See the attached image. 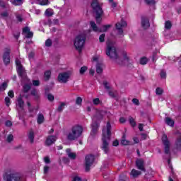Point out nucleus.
Masks as SVG:
<instances>
[{
  "mask_svg": "<svg viewBox=\"0 0 181 181\" xmlns=\"http://www.w3.org/2000/svg\"><path fill=\"white\" fill-rule=\"evenodd\" d=\"M17 73L20 77H23V76H25V69H23V66L17 68Z\"/></svg>",
  "mask_w": 181,
  "mask_h": 181,
  "instance_id": "23",
  "label": "nucleus"
},
{
  "mask_svg": "<svg viewBox=\"0 0 181 181\" xmlns=\"http://www.w3.org/2000/svg\"><path fill=\"white\" fill-rule=\"evenodd\" d=\"M83 127L80 125H75L71 128V129L66 134L67 141H76L83 134Z\"/></svg>",
  "mask_w": 181,
  "mask_h": 181,
  "instance_id": "3",
  "label": "nucleus"
},
{
  "mask_svg": "<svg viewBox=\"0 0 181 181\" xmlns=\"http://www.w3.org/2000/svg\"><path fill=\"white\" fill-rule=\"evenodd\" d=\"M141 174V171H138L135 169H133L131 172V175L133 176V177H138Z\"/></svg>",
  "mask_w": 181,
  "mask_h": 181,
  "instance_id": "27",
  "label": "nucleus"
},
{
  "mask_svg": "<svg viewBox=\"0 0 181 181\" xmlns=\"http://www.w3.org/2000/svg\"><path fill=\"white\" fill-rule=\"evenodd\" d=\"M139 129L141 132H142V131H144V124H139Z\"/></svg>",
  "mask_w": 181,
  "mask_h": 181,
  "instance_id": "61",
  "label": "nucleus"
},
{
  "mask_svg": "<svg viewBox=\"0 0 181 181\" xmlns=\"http://www.w3.org/2000/svg\"><path fill=\"white\" fill-rule=\"evenodd\" d=\"M40 5H49V0H42L41 1H40Z\"/></svg>",
  "mask_w": 181,
  "mask_h": 181,
  "instance_id": "50",
  "label": "nucleus"
},
{
  "mask_svg": "<svg viewBox=\"0 0 181 181\" xmlns=\"http://www.w3.org/2000/svg\"><path fill=\"white\" fill-rule=\"evenodd\" d=\"M5 181H19L21 180V177L18 174H8L4 177Z\"/></svg>",
  "mask_w": 181,
  "mask_h": 181,
  "instance_id": "10",
  "label": "nucleus"
},
{
  "mask_svg": "<svg viewBox=\"0 0 181 181\" xmlns=\"http://www.w3.org/2000/svg\"><path fill=\"white\" fill-rule=\"evenodd\" d=\"M105 34H102L100 35V36L99 37V41L100 42V43H103V42H105Z\"/></svg>",
  "mask_w": 181,
  "mask_h": 181,
  "instance_id": "48",
  "label": "nucleus"
},
{
  "mask_svg": "<svg viewBox=\"0 0 181 181\" xmlns=\"http://www.w3.org/2000/svg\"><path fill=\"white\" fill-rule=\"evenodd\" d=\"M125 134H123L121 140L122 145H134V144L131 143V141L125 139Z\"/></svg>",
  "mask_w": 181,
  "mask_h": 181,
  "instance_id": "21",
  "label": "nucleus"
},
{
  "mask_svg": "<svg viewBox=\"0 0 181 181\" xmlns=\"http://www.w3.org/2000/svg\"><path fill=\"white\" fill-rule=\"evenodd\" d=\"M6 88H8V83H6V82L3 83L0 86V90L1 91H5V90H6Z\"/></svg>",
  "mask_w": 181,
  "mask_h": 181,
  "instance_id": "36",
  "label": "nucleus"
},
{
  "mask_svg": "<svg viewBox=\"0 0 181 181\" xmlns=\"http://www.w3.org/2000/svg\"><path fill=\"white\" fill-rule=\"evenodd\" d=\"M96 73H98V74H101L103 73V68H101V64H100L96 65Z\"/></svg>",
  "mask_w": 181,
  "mask_h": 181,
  "instance_id": "35",
  "label": "nucleus"
},
{
  "mask_svg": "<svg viewBox=\"0 0 181 181\" xmlns=\"http://www.w3.org/2000/svg\"><path fill=\"white\" fill-rule=\"evenodd\" d=\"M70 78V73L69 72H62L58 75V81L61 84H66Z\"/></svg>",
  "mask_w": 181,
  "mask_h": 181,
  "instance_id": "9",
  "label": "nucleus"
},
{
  "mask_svg": "<svg viewBox=\"0 0 181 181\" xmlns=\"http://www.w3.org/2000/svg\"><path fill=\"white\" fill-rule=\"evenodd\" d=\"M87 71V66H82L80 69V74H84Z\"/></svg>",
  "mask_w": 181,
  "mask_h": 181,
  "instance_id": "49",
  "label": "nucleus"
},
{
  "mask_svg": "<svg viewBox=\"0 0 181 181\" xmlns=\"http://www.w3.org/2000/svg\"><path fill=\"white\" fill-rule=\"evenodd\" d=\"M86 34H80L77 35L74 42V46L79 52L81 53V50H83V47H84V43H86Z\"/></svg>",
  "mask_w": 181,
  "mask_h": 181,
  "instance_id": "5",
  "label": "nucleus"
},
{
  "mask_svg": "<svg viewBox=\"0 0 181 181\" xmlns=\"http://www.w3.org/2000/svg\"><path fill=\"white\" fill-rule=\"evenodd\" d=\"M44 122H45V116H43V114L39 113L37 115V124H43Z\"/></svg>",
  "mask_w": 181,
  "mask_h": 181,
  "instance_id": "24",
  "label": "nucleus"
},
{
  "mask_svg": "<svg viewBox=\"0 0 181 181\" xmlns=\"http://www.w3.org/2000/svg\"><path fill=\"white\" fill-rule=\"evenodd\" d=\"M132 103H133V104H135V105H139V100H138L136 98H133Z\"/></svg>",
  "mask_w": 181,
  "mask_h": 181,
  "instance_id": "55",
  "label": "nucleus"
},
{
  "mask_svg": "<svg viewBox=\"0 0 181 181\" xmlns=\"http://www.w3.org/2000/svg\"><path fill=\"white\" fill-rule=\"evenodd\" d=\"M64 107H66V103H61L60 105L58 106L57 111L58 112H62L64 110Z\"/></svg>",
  "mask_w": 181,
  "mask_h": 181,
  "instance_id": "31",
  "label": "nucleus"
},
{
  "mask_svg": "<svg viewBox=\"0 0 181 181\" xmlns=\"http://www.w3.org/2000/svg\"><path fill=\"white\" fill-rule=\"evenodd\" d=\"M8 95L11 98H13V97H15V94L13 93V90H9L8 93Z\"/></svg>",
  "mask_w": 181,
  "mask_h": 181,
  "instance_id": "54",
  "label": "nucleus"
},
{
  "mask_svg": "<svg viewBox=\"0 0 181 181\" xmlns=\"http://www.w3.org/2000/svg\"><path fill=\"white\" fill-rule=\"evenodd\" d=\"M33 86H34L35 87H38V86H40V81L39 80H33Z\"/></svg>",
  "mask_w": 181,
  "mask_h": 181,
  "instance_id": "47",
  "label": "nucleus"
},
{
  "mask_svg": "<svg viewBox=\"0 0 181 181\" xmlns=\"http://www.w3.org/2000/svg\"><path fill=\"white\" fill-rule=\"evenodd\" d=\"M35 56V54H33V52H30L29 54H28V59L29 60H32V59H33V57Z\"/></svg>",
  "mask_w": 181,
  "mask_h": 181,
  "instance_id": "62",
  "label": "nucleus"
},
{
  "mask_svg": "<svg viewBox=\"0 0 181 181\" xmlns=\"http://www.w3.org/2000/svg\"><path fill=\"white\" fill-rule=\"evenodd\" d=\"M111 28V25H103L102 28H100L99 32L103 33V32H107Z\"/></svg>",
  "mask_w": 181,
  "mask_h": 181,
  "instance_id": "28",
  "label": "nucleus"
},
{
  "mask_svg": "<svg viewBox=\"0 0 181 181\" xmlns=\"http://www.w3.org/2000/svg\"><path fill=\"white\" fill-rule=\"evenodd\" d=\"M90 25L93 32H100V28H98V27L97 26V24H95V22L90 21Z\"/></svg>",
  "mask_w": 181,
  "mask_h": 181,
  "instance_id": "22",
  "label": "nucleus"
},
{
  "mask_svg": "<svg viewBox=\"0 0 181 181\" xmlns=\"http://www.w3.org/2000/svg\"><path fill=\"white\" fill-rule=\"evenodd\" d=\"M23 33H25V37L27 39H30L31 37H33V33L30 32V28L29 27H25L23 28Z\"/></svg>",
  "mask_w": 181,
  "mask_h": 181,
  "instance_id": "16",
  "label": "nucleus"
},
{
  "mask_svg": "<svg viewBox=\"0 0 181 181\" xmlns=\"http://www.w3.org/2000/svg\"><path fill=\"white\" fill-rule=\"evenodd\" d=\"M47 99L49 100V101H54V96L52 94H48Z\"/></svg>",
  "mask_w": 181,
  "mask_h": 181,
  "instance_id": "51",
  "label": "nucleus"
},
{
  "mask_svg": "<svg viewBox=\"0 0 181 181\" xmlns=\"http://www.w3.org/2000/svg\"><path fill=\"white\" fill-rule=\"evenodd\" d=\"M161 141L163 142V145H164V152L166 155H169L170 153V141H169V139H168V135L163 134L161 138Z\"/></svg>",
  "mask_w": 181,
  "mask_h": 181,
  "instance_id": "7",
  "label": "nucleus"
},
{
  "mask_svg": "<svg viewBox=\"0 0 181 181\" xmlns=\"http://www.w3.org/2000/svg\"><path fill=\"white\" fill-rule=\"evenodd\" d=\"M52 75V72L50 71H46L44 74V77L46 81L49 80L50 78V76Z\"/></svg>",
  "mask_w": 181,
  "mask_h": 181,
  "instance_id": "34",
  "label": "nucleus"
},
{
  "mask_svg": "<svg viewBox=\"0 0 181 181\" xmlns=\"http://www.w3.org/2000/svg\"><path fill=\"white\" fill-rule=\"evenodd\" d=\"M100 98H95L93 99V104L94 105H98V104H100Z\"/></svg>",
  "mask_w": 181,
  "mask_h": 181,
  "instance_id": "53",
  "label": "nucleus"
},
{
  "mask_svg": "<svg viewBox=\"0 0 181 181\" xmlns=\"http://www.w3.org/2000/svg\"><path fill=\"white\" fill-rule=\"evenodd\" d=\"M129 122L132 125V127H133V128L134 127H136V122H135V119H134V117L130 116L129 117Z\"/></svg>",
  "mask_w": 181,
  "mask_h": 181,
  "instance_id": "32",
  "label": "nucleus"
},
{
  "mask_svg": "<svg viewBox=\"0 0 181 181\" xmlns=\"http://www.w3.org/2000/svg\"><path fill=\"white\" fill-rule=\"evenodd\" d=\"M31 86L29 85V84H25L24 86H23V91L24 93H28V91H29V90H30L31 88Z\"/></svg>",
  "mask_w": 181,
  "mask_h": 181,
  "instance_id": "39",
  "label": "nucleus"
},
{
  "mask_svg": "<svg viewBox=\"0 0 181 181\" xmlns=\"http://www.w3.org/2000/svg\"><path fill=\"white\" fill-rule=\"evenodd\" d=\"M156 94L157 95H162V94H163V89H162L160 88H157L156 89Z\"/></svg>",
  "mask_w": 181,
  "mask_h": 181,
  "instance_id": "38",
  "label": "nucleus"
},
{
  "mask_svg": "<svg viewBox=\"0 0 181 181\" xmlns=\"http://www.w3.org/2000/svg\"><path fill=\"white\" fill-rule=\"evenodd\" d=\"M165 124L169 127H175V121L170 117H165Z\"/></svg>",
  "mask_w": 181,
  "mask_h": 181,
  "instance_id": "20",
  "label": "nucleus"
},
{
  "mask_svg": "<svg viewBox=\"0 0 181 181\" xmlns=\"http://www.w3.org/2000/svg\"><path fill=\"white\" fill-rule=\"evenodd\" d=\"M165 29H166L167 30L172 29V23L170 21H168L165 22Z\"/></svg>",
  "mask_w": 181,
  "mask_h": 181,
  "instance_id": "33",
  "label": "nucleus"
},
{
  "mask_svg": "<svg viewBox=\"0 0 181 181\" xmlns=\"http://www.w3.org/2000/svg\"><path fill=\"white\" fill-rule=\"evenodd\" d=\"M141 26L144 29H148L151 24L149 23V19L147 17H142L141 18Z\"/></svg>",
  "mask_w": 181,
  "mask_h": 181,
  "instance_id": "15",
  "label": "nucleus"
},
{
  "mask_svg": "<svg viewBox=\"0 0 181 181\" xmlns=\"http://www.w3.org/2000/svg\"><path fill=\"white\" fill-rule=\"evenodd\" d=\"M57 141V136L54 135H49L47 136L45 144L47 146H50V145H53L54 142Z\"/></svg>",
  "mask_w": 181,
  "mask_h": 181,
  "instance_id": "14",
  "label": "nucleus"
},
{
  "mask_svg": "<svg viewBox=\"0 0 181 181\" xmlns=\"http://www.w3.org/2000/svg\"><path fill=\"white\" fill-rule=\"evenodd\" d=\"M160 76L162 78H166V71L162 69L160 73Z\"/></svg>",
  "mask_w": 181,
  "mask_h": 181,
  "instance_id": "42",
  "label": "nucleus"
},
{
  "mask_svg": "<svg viewBox=\"0 0 181 181\" xmlns=\"http://www.w3.org/2000/svg\"><path fill=\"white\" fill-rule=\"evenodd\" d=\"M53 13H54L53 9L52 8H47L45 12V16H47L48 18H50V16H52Z\"/></svg>",
  "mask_w": 181,
  "mask_h": 181,
  "instance_id": "29",
  "label": "nucleus"
},
{
  "mask_svg": "<svg viewBox=\"0 0 181 181\" xmlns=\"http://www.w3.org/2000/svg\"><path fill=\"white\" fill-rule=\"evenodd\" d=\"M44 161H45V163H50V158H49V157H45V158H44Z\"/></svg>",
  "mask_w": 181,
  "mask_h": 181,
  "instance_id": "60",
  "label": "nucleus"
},
{
  "mask_svg": "<svg viewBox=\"0 0 181 181\" xmlns=\"http://www.w3.org/2000/svg\"><path fill=\"white\" fill-rule=\"evenodd\" d=\"M103 144L102 149L105 153H108L110 152V147H108L109 141H111V123L110 122H107L106 129H103V137H102Z\"/></svg>",
  "mask_w": 181,
  "mask_h": 181,
  "instance_id": "2",
  "label": "nucleus"
},
{
  "mask_svg": "<svg viewBox=\"0 0 181 181\" xmlns=\"http://www.w3.org/2000/svg\"><path fill=\"white\" fill-rule=\"evenodd\" d=\"M34 111H35V108L31 106V107H28V112L32 113Z\"/></svg>",
  "mask_w": 181,
  "mask_h": 181,
  "instance_id": "64",
  "label": "nucleus"
},
{
  "mask_svg": "<svg viewBox=\"0 0 181 181\" xmlns=\"http://www.w3.org/2000/svg\"><path fill=\"white\" fill-rule=\"evenodd\" d=\"M110 6H112V8H117V3L114 2V1H110Z\"/></svg>",
  "mask_w": 181,
  "mask_h": 181,
  "instance_id": "58",
  "label": "nucleus"
},
{
  "mask_svg": "<svg viewBox=\"0 0 181 181\" xmlns=\"http://www.w3.org/2000/svg\"><path fill=\"white\" fill-rule=\"evenodd\" d=\"M100 119H103V115L100 113L97 114L96 115L93 116L92 118V131L90 132L91 136H94L97 134V132L98 131V128L100 127V123H98V121Z\"/></svg>",
  "mask_w": 181,
  "mask_h": 181,
  "instance_id": "6",
  "label": "nucleus"
},
{
  "mask_svg": "<svg viewBox=\"0 0 181 181\" xmlns=\"http://www.w3.org/2000/svg\"><path fill=\"white\" fill-rule=\"evenodd\" d=\"M6 127H12V122L11 120H7L5 122Z\"/></svg>",
  "mask_w": 181,
  "mask_h": 181,
  "instance_id": "57",
  "label": "nucleus"
},
{
  "mask_svg": "<svg viewBox=\"0 0 181 181\" xmlns=\"http://www.w3.org/2000/svg\"><path fill=\"white\" fill-rule=\"evenodd\" d=\"M52 20L48 19L44 22V25H48L49 26H52Z\"/></svg>",
  "mask_w": 181,
  "mask_h": 181,
  "instance_id": "56",
  "label": "nucleus"
},
{
  "mask_svg": "<svg viewBox=\"0 0 181 181\" xmlns=\"http://www.w3.org/2000/svg\"><path fill=\"white\" fill-rule=\"evenodd\" d=\"M148 63V58L147 57H142L140 59V64L145 65Z\"/></svg>",
  "mask_w": 181,
  "mask_h": 181,
  "instance_id": "40",
  "label": "nucleus"
},
{
  "mask_svg": "<svg viewBox=\"0 0 181 181\" xmlns=\"http://www.w3.org/2000/svg\"><path fill=\"white\" fill-rule=\"evenodd\" d=\"M136 166L142 172H146V170L145 169V161H144L143 159H137L136 160Z\"/></svg>",
  "mask_w": 181,
  "mask_h": 181,
  "instance_id": "13",
  "label": "nucleus"
},
{
  "mask_svg": "<svg viewBox=\"0 0 181 181\" xmlns=\"http://www.w3.org/2000/svg\"><path fill=\"white\" fill-rule=\"evenodd\" d=\"M108 94L112 98H115V100H118V92L117 90L109 91Z\"/></svg>",
  "mask_w": 181,
  "mask_h": 181,
  "instance_id": "25",
  "label": "nucleus"
},
{
  "mask_svg": "<svg viewBox=\"0 0 181 181\" xmlns=\"http://www.w3.org/2000/svg\"><path fill=\"white\" fill-rule=\"evenodd\" d=\"M127 25V22L124 21L122 19L120 23H116V29L118 30L119 35H122L124 33L122 28H125Z\"/></svg>",
  "mask_w": 181,
  "mask_h": 181,
  "instance_id": "12",
  "label": "nucleus"
},
{
  "mask_svg": "<svg viewBox=\"0 0 181 181\" xmlns=\"http://www.w3.org/2000/svg\"><path fill=\"white\" fill-rule=\"evenodd\" d=\"M112 145H113V146H118V145H119V142H118V140H116V141H113Z\"/></svg>",
  "mask_w": 181,
  "mask_h": 181,
  "instance_id": "63",
  "label": "nucleus"
},
{
  "mask_svg": "<svg viewBox=\"0 0 181 181\" xmlns=\"http://www.w3.org/2000/svg\"><path fill=\"white\" fill-rule=\"evenodd\" d=\"M106 54L110 57V59H112V60H116V63L119 64V66H124L129 62V58L127 56V52H123L124 61H121L118 59L115 44L111 41L107 42Z\"/></svg>",
  "mask_w": 181,
  "mask_h": 181,
  "instance_id": "1",
  "label": "nucleus"
},
{
  "mask_svg": "<svg viewBox=\"0 0 181 181\" xmlns=\"http://www.w3.org/2000/svg\"><path fill=\"white\" fill-rule=\"evenodd\" d=\"M52 40L47 39L45 41V46H47V47H50V46H52Z\"/></svg>",
  "mask_w": 181,
  "mask_h": 181,
  "instance_id": "46",
  "label": "nucleus"
},
{
  "mask_svg": "<svg viewBox=\"0 0 181 181\" xmlns=\"http://www.w3.org/2000/svg\"><path fill=\"white\" fill-rule=\"evenodd\" d=\"M16 65L17 66V69L18 67H22V63L21 62V61L19 59H16Z\"/></svg>",
  "mask_w": 181,
  "mask_h": 181,
  "instance_id": "52",
  "label": "nucleus"
},
{
  "mask_svg": "<svg viewBox=\"0 0 181 181\" xmlns=\"http://www.w3.org/2000/svg\"><path fill=\"white\" fill-rule=\"evenodd\" d=\"M90 6L95 15L96 23H101V16L104 15V11L98 0H93Z\"/></svg>",
  "mask_w": 181,
  "mask_h": 181,
  "instance_id": "4",
  "label": "nucleus"
},
{
  "mask_svg": "<svg viewBox=\"0 0 181 181\" xmlns=\"http://www.w3.org/2000/svg\"><path fill=\"white\" fill-rule=\"evenodd\" d=\"M17 105L21 108V110H23L25 107V102L22 99V97H19L17 100Z\"/></svg>",
  "mask_w": 181,
  "mask_h": 181,
  "instance_id": "18",
  "label": "nucleus"
},
{
  "mask_svg": "<svg viewBox=\"0 0 181 181\" xmlns=\"http://www.w3.org/2000/svg\"><path fill=\"white\" fill-rule=\"evenodd\" d=\"M81 103H83V98H81V97H77L76 104L77 105H81Z\"/></svg>",
  "mask_w": 181,
  "mask_h": 181,
  "instance_id": "41",
  "label": "nucleus"
},
{
  "mask_svg": "<svg viewBox=\"0 0 181 181\" xmlns=\"http://www.w3.org/2000/svg\"><path fill=\"white\" fill-rule=\"evenodd\" d=\"M175 148L178 151H180V149H181V139L180 138L177 139V140L175 141Z\"/></svg>",
  "mask_w": 181,
  "mask_h": 181,
  "instance_id": "30",
  "label": "nucleus"
},
{
  "mask_svg": "<svg viewBox=\"0 0 181 181\" xmlns=\"http://www.w3.org/2000/svg\"><path fill=\"white\" fill-rule=\"evenodd\" d=\"M6 141H7V142H8V144H11V142H12V141H13V135L9 134V135L7 136Z\"/></svg>",
  "mask_w": 181,
  "mask_h": 181,
  "instance_id": "45",
  "label": "nucleus"
},
{
  "mask_svg": "<svg viewBox=\"0 0 181 181\" xmlns=\"http://www.w3.org/2000/svg\"><path fill=\"white\" fill-rule=\"evenodd\" d=\"M28 139L30 140V144H33L35 141V132L33 130H30L28 133Z\"/></svg>",
  "mask_w": 181,
  "mask_h": 181,
  "instance_id": "19",
  "label": "nucleus"
},
{
  "mask_svg": "<svg viewBox=\"0 0 181 181\" xmlns=\"http://www.w3.org/2000/svg\"><path fill=\"white\" fill-rule=\"evenodd\" d=\"M3 60L4 64L6 66H8L11 63V50L8 49H6L4 55H3Z\"/></svg>",
  "mask_w": 181,
  "mask_h": 181,
  "instance_id": "11",
  "label": "nucleus"
},
{
  "mask_svg": "<svg viewBox=\"0 0 181 181\" xmlns=\"http://www.w3.org/2000/svg\"><path fill=\"white\" fill-rule=\"evenodd\" d=\"M31 95H33V97H35V100H37V98H39V94H37V91L36 90V89H33L31 91Z\"/></svg>",
  "mask_w": 181,
  "mask_h": 181,
  "instance_id": "37",
  "label": "nucleus"
},
{
  "mask_svg": "<svg viewBox=\"0 0 181 181\" xmlns=\"http://www.w3.org/2000/svg\"><path fill=\"white\" fill-rule=\"evenodd\" d=\"M66 155L70 159H76V158H77V154H76V153L71 152V149L67 148L66 150Z\"/></svg>",
  "mask_w": 181,
  "mask_h": 181,
  "instance_id": "17",
  "label": "nucleus"
},
{
  "mask_svg": "<svg viewBox=\"0 0 181 181\" xmlns=\"http://www.w3.org/2000/svg\"><path fill=\"white\" fill-rule=\"evenodd\" d=\"M4 100L6 107H9V105H11V98H9V97H6Z\"/></svg>",
  "mask_w": 181,
  "mask_h": 181,
  "instance_id": "44",
  "label": "nucleus"
},
{
  "mask_svg": "<svg viewBox=\"0 0 181 181\" xmlns=\"http://www.w3.org/2000/svg\"><path fill=\"white\" fill-rule=\"evenodd\" d=\"M103 85L105 88H106V90H110V87L108 86V83L107 81L103 82Z\"/></svg>",
  "mask_w": 181,
  "mask_h": 181,
  "instance_id": "59",
  "label": "nucleus"
},
{
  "mask_svg": "<svg viewBox=\"0 0 181 181\" xmlns=\"http://www.w3.org/2000/svg\"><path fill=\"white\" fill-rule=\"evenodd\" d=\"M145 3L147 5H155V4H156L155 0H145Z\"/></svg>",
  "mask_w": 181,
  "mask_h": 181,
  "instance_id": "43",
  "label": "nucleus"
},
{
  "mask_svg": "<svg viewBox=\"0 0 181 181\" xmlns=\"http://www.w3.org/2000/svg\"><path fill=\"white\" fill-rule=\"evenodd\" d=\"M25 0H13L11 1V4L15 5V6H19L23 4Z\"/></svg>",
  "mask_w": 181,
  "mask_h": 181,
  "instance_id": "26",
  "label": "nucleus"
},
{
  "mask_svg": "<svg viewBox=\"0 0 181 181\" xmlns=\"http://www.w3.org/2000/svg\"><path fill=\"white\" fill-rule=\"evenodd\" d=\"M94 156L93 155H88L85 158V168H86V172H90V168H91V165L93 163H94Z\"/></svg>",
  "mask_w": 181,
  "mask_h": 181,
  "instance_id": "8",
  "label": "nucleus"
}]
</instances>
